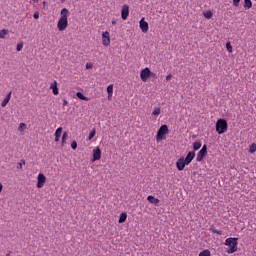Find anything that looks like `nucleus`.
Listing matches in <instances>:
<instances>
[{"label":"nucleus","instance_id":"obj_1","mask_svg":"<svg viewBox=\"0 0 256 256\" xmlns=\"http://www.w3.org/2000/svg\"><path fill=\"white\" fill-rule=\"evenodd\" d=\"M69 17V10L67 8H63L60 12V18L57 23V28L59 31H65L67 27H69V21L67 20Z\"/></svg>","mask_w":256,"mask_h":256},{"label":"nucleus","instance_id":"obj_2","mask_svg":"<svg viewBox=\"0 0 256 256\" xmlns=\"http://www.w3.org/2000/svg\"><path fill=\"white\" fill-rule=\"evenodd\" d=\"M238 239L237 238H227L225 240L224 245H226L227 247H230L229 250H227V253L229 255L235 253L237 251V245H238Z\"/></svg>","mask_w":256,"mask_h":256},{"label":"nucleus","instance_id":"obj_3","mask_svg":"<svg viewBox=\"0 0 256 256\" xmlns=\"http://www.w3.org/2000/svg\"><path fill=\"white\" fill-rule=\"evenodd\" d=\"M227 120L225 119H219L216 123V131L218 135H223V133H227Z\"/></svg>","mask_w":256,"mask_h":256},{"label":"nucleus","instance_id":"obj_4","mask_svg":"<svg viewBox=\"0 0 256 256\" xmlns=\"http://www.w3.org/2000/svg\"><path fill=\"white\" fill-rule=\"evenodd\" d=\"M167 133H169V127L167 125H162L156 135V139L157 141L163 139V137H165V135H167Z\"/></svg>","mask_w":256,"mask_h":256},{"label":"nucleus","instance_id":"obj_5","mask_svg":"<svg viewBox=\"0 0 256 256\" xmlns=\"http://www.w3.org/2000/svg\"><path fill=\"white\" fill-rule=\"evenodd\" d=\"M102 44L104 47H109V45H111V38L108 31L103 32L102 34Z\"/></svg>","mask_w":256,"mask_h":256},{"label":"nucleus","instance_id":"obj_6","mask_svg":"<svg viewBox=\"0 0 256 256\" xmlns=\"http://www.w3.org/2000/svg\"><path fill=\"white\" fill-rule=\"evenodd\" d=\"M149 77H151V70L149 68L142 69L140 72V79L145 82Z\"/></svg>","mask_w":256,"mask_h":256},{"label":"nucleus","instance_id":"obj_7","mask_svg":"<svg viewBox=\"0 0 256 256\" xmlns=\"http://www.w3.org/2000/svg\"><path fill=\"white\" fill-rule=\"evenodd\" d=\"M205 155H207V145H204L202 149L198 152L196 161L201 162L205 158Z\"/></svg>","mask_w":256,"mask_h":256},{"label":"nucleus","instance_id":"obj_8","mask_svg":"<svg viewBox=\"0 0 256 256\" xmlns=\"http://www.w3.org/2000/svg\"><path fill=\"white\" fill-rule=\"evenodd\" d=\"M38 182H37V187L38 189H42V187L47 183V177L43 173L38 174Z\"/></svg>","mask_w":256,"mask_h":256},{"label":"nucleus","instance_id":"obj_9","mask_svg":"<svg viewBox=\"0 0 256 256\" xmlns=\"http://www.w3.org/2000/svg\"><path fill=\"white\" fill-rule=\"evenodd\" d=\"M140 25V29L142 31V33H147L149 31V23H147V21H145V18H142L139 22Z\"/></svg>","mask_w":256,"mask_h":256},{"label":"nucleus","instance_id":"obj_10","mask_svg":"<svg viewBox=\"0 0 256 256\" xmlns=\"http://www.w3.org/2000/svg\"><path fill=\"white\" fill-rule=\"evenodd\" d=\"M121 17L125 21L129 17V5L125 4L122 7Z\"/></svg>","mask_w":256,"mask_h":256},{"label":"nucleus","instance_id":"obj_11","mask_svg":"<svg viewBox=\"0 0 256 256\" xmlns=\"http://www.w3.org/2000/svg\"><path fill=\"white\" fill-rule=\"evenodd\" d=\"M185 165H187V162H185V158L183 157L178 159V161L176 162V167L178 171H183V169H185Z\"/></svg>","mask_w":256,"mask_h":256},{"label":"nucleus","instance_id":"obj_12","mask_svg":"<svg viewBox=\"0 0 256 256\" xmlns=\"http://www.w3.org/2000/svg\"><path fill=\"white\" fill-rule=\"evenodd\" d=\"M101 159V148L96 147L93 149V159L92 161H99Z\"/></svg>","mask_w":256,"mask_h":256},{"label":"nucleus","instance_id":"obj_13","mask_svg":"<svg viewBox=\"0 0 256 256\" xmlns=\"http://www.w3.org/2000/svg\"><path fill=\"white\" fill-rule=\"evenodd\" d=\"M193 159H195V152L190 151V152H188L184 161L186 162V165H189L191 163V161H193Z\"/></svg>","mask_w":256,"mask_h":256},{"label":"nucleus","instance_id":"obj_14","mask_svg":"<svg viewBox=\"0 0 256 256\" xmlns=\"http://www.w3.org/2000/svg\"><path fill=\"white\" fill-rule=\"evenodd\" d=\"M147 201H149V203H151L152 205H159V203H161V200L151 195L147 197Z\"/></svg>","mask_w":256,"mask_h":256},{"label":"nucleus","instance_id":"obj_15","mask_svg":"<svg viewBox=\"0 0 256 256\" xmlns=\"http://www.w3.org/2000/svg\"><path fill=\"white\" fill-rule=\"evenodd\" d=\"M61 133H63V128H61V127L57 128V130L55 131L56 143L59 142V140L61 139Z\"/></svg>","mask_w":256,"mask_h":256},{"label":"nucleus","instance_id":"obj_16","mask_svg":"<svg viewBox=\"0 0 256 256\" xmlns=\"http://www.w3.org/2000/svg\"><path fill=\"white\" fill-rule=\"evenodd\" d=\"M50 89H52L54 95H59V88H57V81H54L50 85Z\"/></svg>","mask_w":256,"mask_h":256},{"label":"nucleus","instance_id":"obj_17","mask_svg":"<svg viewBox=\"0 0 256 256\" xmlns=\"http://www.w3.org/2000/svg\"><path fill=\"white\" fill-rule=\"evenodd\" d=\"M11 93L12 92H9L6 97L4 98V100L2 101V106L3 107H7V103H9V101H11Z\"/></svg>","mask_w":256,"mask_h":256},{"label":"nucleus","instance_id":"obj_18","mask_svg":"<svg viewBox=\"0 0 256 256\" xmlns=\"http://www.w3.org/2000/svg\"><path fill=\"white\" fill-rule=\"evenodd\" d=\"M76 97H78V99H81V101H89V97L83 95V93L81 92H77Z\"/></svg>","mask_w":256,"mask_h":256},{"label":"nucleus","instance_id":"obj_19","mask_svg":"<svg viewBox=\"0 0 256 256\" xmlns=\"http://www.w3.org/2000/svg\"><path fill=\"white\" fill-rule=\"evenodd\" d=\"M127 221V213L123 212L120 214L119 223H125Z\"/></svg>","mask_w":256,"mask_h":256},{"label":"nucleus","instance_id":"obj_20","mask_svg":"<svg viewBox=\"0 0 256 256\" xmlns=\"http://www.w3.org/2000/svg\"><path fill=\"white\" fill-rule=\"evenodd\" d=\"M251 7H253V2L251 0H244V8L251 9Z\"/></svg>","mask_w":256,"mask_h":256},{"label":"nucleus","instance_id":"obj_21","mask_svg":"<svg viewBox=\"0 0 256 256\" xmlns=\"http://www.w3.org/2000/svg\"><path fill=\"white\" fill-rule=\"evenodd\" d=\"M107 93H108V99H110V97H113V84H110L107 87Z\"/></svg>","mask_w":256,"mask_h":256},{"label":"nucleus","instance_id":"obj_22","mask_svg":"<svg viewBox=\"0 0 256 256\" xmlns=\"http://www.w3.org/2000/svg\"><path fill=\"white\" fill-rule=\"evenodd\" d=\"M193 149H194V151H199V149H201V141L194 142Z\"/></svg>","mask_w":256,"mask_h":256},{"label":"nucleus","instance_id":"obj_23","mask_svg":"<svg viewBox=\"0 0 256 256\" xmlns=\"http://www.w3.org/2000/svg\"><path fill=\"white\" fill-rule=\"evenodd\" d=\"M96 133H97V130L92 129V131L90 132V134L88 136V140L91 141V139H93V137H95Z\"/></svg>","mask_w":256,"mask_h":256},{"label":"nucleus","instance_id":"obj_24","mask_svg":"<svg viewBox=\"0 0 256 256\" xmlns=\"http://www.w3.org/2000/svg\"><path fill=\"white\" fill-rule=\"evenodd\" d=\"M199 256H211V252L209 250H203L199 253Z\"/></svg>","mask_w":256,"mask_h":256},{"label":"nucleus","instance_id":"obj_25","mask_svg":"<svg viewBox=\"0 0 256 256\" xmlns=\"http://www.w3.org/2000/svg\"><path fill=\"white\" fill-rule=\"evenodd\" d=\"M226 49H227L228 53H233V46H231V42H228L226 44Z\"/></svg>","mask_w":256,"mask_h":256},{"label":"nucleus","instance_id":"obj_26","mask_svg":"<svg viewBox=\"0 0 256 256\" xmlns=\"http://www.w3.org/2000/svg\"><path fill=\"white\" fill-rule=\"evenodd\" d=\"M152 115L154 116L161 115V108H155L152 112Z\"/></svg>","mask_w":256,"mask_h":256},{"label":"nucleus","instance_id":"obj_27","mask_svg":"<svg viewBox=\"0 0 256 256\" xmlns=\"http://www.w3.org/2000/svg\"><path fill=\"white\" fill-rule=\"evenodd\" d=\"M25 127H27L25 123H20L18 131H20V133H23V131H25Z\"/></svg>","mask_w":256,"mask_h":256},{"label":"nucleus","instance_id":"obj_28","mask_svg":"<svg viewBox=\"0 0 256 256\" xmlns=\"http://www.w3.org/2000/svg\"><path fill=\"white\" fill-rule=\"evenodd\" d=\"M256 151V144L252 143L249 148V153H255Z\"/></svg>","mask_w":256,"mask_h":256},{"label":"nucleus","instance_id":"obj_29","mask_svg":"<svg viewBox=\"0 0 256 256\" xmlns=\"http://www.w3.org/2000/svg\"><path fill=\"white\" fill-rule=\"evenodd\" d=\"M210 231H212V233H216V235H223V232L221 230H217L215 228H210Z\"/></svg>","mask_w":256,"mask_h":256},{"label":"nucleus","instance_id":"obj_30","mask_svg":"<svg viewBox=\"0 0 256 256\" xmlns=\"http://www.w3.org/2000/svg\"><path fill=\"white\" fill-rule=\"evenodd\" d=\"M67 137H69V134H67V132H64L62 135V145L65 143V141H67Z\"/></svg>","mask_w":256,"mask_h":256},{"label":"nucleus","instance_id":"obj_31","mask_svg":"<svg viewBox=\"0 0 256 256\" xmlns=\"http://www.w3.org/2000/svg\"><path fill=\"white\" fill-rule=\"evenodd\" d=\"M23 165H25V159H22L18 165H17V169H23Z\"/></svg>","mask_w":256,"mask_h":256},{"label":"nucleus","instance_id":"obj_32","mask_svg":"<svg viewBox=\"0 0 256 256\" xmlns=\"http://www.w3.org/2000/svg\"><path fill=\"white\" fill-rule=\"evenodd\" d=\"M204 17H206V19H211V17H213V13L211 11H208L204 13Z\"/></svg>","mask_w":256,"mask_h":256},{"label":"nucleus","instance_id":"obj_33","mask_svg":"<svg viewBox=\"0 0 256 256\" xmlns=\"http://www.w3.org/2000/svg\"><path fill=\"white\" fill-rule=\"evenodd\" d=\"M241 2V0H233V5L235 7H239V3Z\"/></svg>","mask_w":256,"mask_h":256},{"label":"nucleus","instance_id":"obj_34","mask_svg":"<svg viewBox=\"0 0 256 256\" xmlns=\"http://www.w3.org/2000/svg\"><path fill=\"white\" fill-rule=\"evenodd\" d=\"M71 147L72 149H77V141H72Z\"/></svg>","mask_w":256,"mask_h":256},{"label":"nucleus","instance_id":"obj_35","mask_svg":"<svg viewBox=\"0 0 256 256\" xmlns=\"http://www.w3.org/2000/svg\"><path fill=\"white\" fill-rule=\"evenodd\" d=\"M16 49L17 51H21L23 49V43H19Z\"/></svg>","mask_w":256,"mask_h":256},{"label":"nucleus","instance_id":"obj_36","mask_svg":"<svg viewBox=\"0 0 256 256\" xmlns=\"http://www.w3.org/2000/svg\"><path fill=\"white\" fill-rule=\"evenodd\" d=\"M171 79H173V74L170 73L166 76V81H171Z\"/></svg>","mask_w":256,"mask_h":256},{"label":"nucleus","instance_id":"obj_37","mask_svg":"<svg viewBox=\"0 0 256 256\" xmlns=\"http://www.w3.org/2000/svg\"><path fill=\"white\" fill-rule=\"evenodd\" d=\"M1 33H2V37L4 35H9V30L4 29V30L1 31Z\"/></svg>","mask_w":256,"mask_h":256},{"label":"nucleus","instance_id":"obj_38","mask_svg":"<svg viewBox=\"0 0 256 256\" xmlns=\"http://www.w3.org/2000/svg\"><path fill=\"white\" fill-rule=\"evenodd\" d=\"M86 69H93V64L87 63L86 64Z\"/></svg>","mask_w":256,"mask_h":256},{"label":"nucleus","instance_id":"obj_39","mask_svg":"<svg viewBox=\"0 0 256 256\" xmlns=\"http://www.w3.org/2000/svg\"><path fill=\"white\" fill-rule=\"evenodd\" d=\"M33 17H34V19H39V12H35Z\"/></svg>","mask_w":256,"mask_h":256},{"label":"nucleus","instance_id":"obj_40","mask_svg":"<svg viewBox=\"0 0 256 256\" xmlns=\"http://www.w3.org/2000/svg\"><path fill=\"white\" fill-rule=\"evenodd\" d=\"M67 104H68V102H67V100H63V107H65V106H67Z\"/></svg>","mask_w":256,"mask_h":256},{"label":"nucleus","instance_id":"obj_41","mask_svg":"<svg viewBox=\"0 0 256 256\" xmlns=\"http://www.w3.org/2000/svg\"><path fill=\"white\" fill-rule=\"evenodd\" d=\"M150 77H155V73L151 72Z\"/></svg>","mask_w":256,"mask_h":256},{"label":"nucleus","instance_id":"obj_42","mask_svg":"<svg viewBox=\"0 0 256 256\" xmlns=\"http://www.w3.org/2000/svg\"><path fill=\"white\" fill-rule=\"evenodd\" d=\"M47 5V2L46 1H44L43 2V7H45Z\"/></svg>","mask_w":256,"mask_h":256},{"label":"nucleus","instance_id":"obj_43","mask_svg":"<svg viewBox=\"0 0 256 256\" xmlns=\"http://www.w3.org/2000/svg\"><path fill=\"white\" fill-rule=\"evenodd\" d=\"M33 1H35L36 3H39V0H33Z\"/></svg>","mask_w":256,"mask_h":256},{"label":"nucleus","instance_id":"obj_44","mask_svg":"<svg viewBox=\"0 0 256 256\" xmlns=\"http://www.w3.org/2000/svg\"><path fill=\"white\" fill-rule=\"evenodd\" d=\"M61 3H65V0H61Z\"/></svg>","mask_w":256,"mask_h":256},{"label":"nucleus","instance_id":"obj_45","mask_svg":"<svg viewBox=\"0 0 256 256\" xmlns=\"http://www.w3.org/2000/svg\"><path fill=\"white\" fill-rule=\"evenodd\" d=\"M0 37H1V32H0Z\"/></svg>","mask_w":256,"mask_h":256},{"label":"nucleus","instance_id":"obj_46","mask_svg":"<svg viewBox=\"0 0 256 256\" xmlns=\"http://www.w3.org/2000/svg\"><path fill=\"white\" fill-rule=\"evenodd\" d=\"M6 256H9V254H7Z\"/></svg>","mask_w":256,"mask_h":256}]
</instances>
